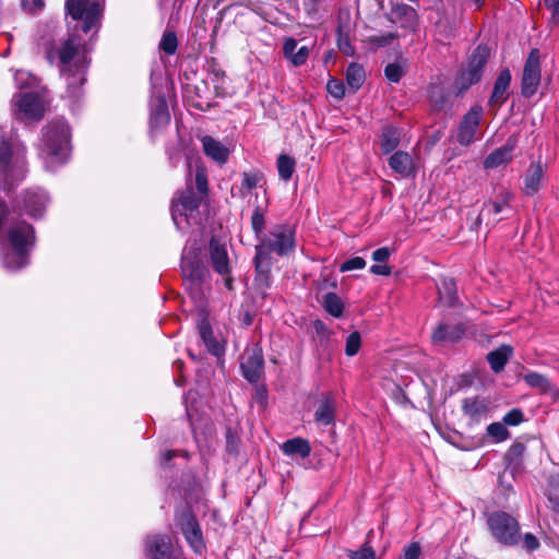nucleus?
Returning <instances> with one entry per match:
<instances>
[{
    "label": "nucleus",
    "mask_w": 559,
    "mask_h": 559,
    "mask_svg": "<svg viewBox=\"0 0 559 559\" xmlns=\"http://www.w3.org/2000/svg\"><path fill=\"white\" fill-rule=\"evenodd\" d=\"M40 46L46 60L59 67L60 76L67 85L68 96L70 98L79 97L86 81L87 69L86 56L80 50V40L75 36L60 40L45 38Z\"/></svg>",
    "instance_id": "f257e3e1"
},
{
    "label": "nucleus",
    "mask_w": 559,
    "mask_h": 559,
    "mask_svg": "<svg viewBox=\"0 0 559 559\" xmlns=\"http://www.w3.org/2000/svg\"><path fill=\"white\" fill-rule=\"evenodd\" d=\"M295 248V230L289 225H276L271 230L269 236H263V239L255 246V270L258 273L257 280L264 284H269V273L271 269V253L275 252L278 255L287 254Z\"/></svg>",
    "instance_id": "f03ea898"
},
{
    "label": "nucleus",
    "mask_w": 559,
    "mask_h": 559,
    "mask_svg": "<svg viewBox=\"0 0 559 559\" xmlns=\"http://www.w3.org/2000/svg\"><path fill=\"white\" fill-rule=\"evenodd\" d=\"M70 151V130L68 124L58 120L44 129L41 154L46 167L63 164Z\"/></svg>",
    "instance_id": "7ed1b4c3"
},
{
    "label": "nucleus",
    "mask_w": 559,
    "mask_h": 559,
    "mask_svg": "<svg viewBox=\"0 0 559 559\" xmlns=\"http://www.w3.org/2000/svg\"><path fill=\"white\" fill-rule=\"evenodd\" d=\"M12 249L4 253L3 264L8 270L15 271L28 263L27 252L33 246L35 236L33 227L27 223H20L9 231Z\"/></svg>",
    "instance_id": "20e7f679"
},
{
    "label": "nucleus",
    "mask_w": 559,
    "mask_h": 559,
    "mask_svg": "<svg viewBox=\"0 0 559 559\" xmlns=\"http://www.w3.org/2000/svg\"><path fill=\"white\" fill-rule=\"evenodd\" d=\"M26 174L25 147L0 143V185L11 188Z\"/></svg>",
    "instance_id": "39448f33"
},
{
    "label": "nucleus",
    "mask_w": 559,
    "mask_h": 559,
    "mask_svg": "<svg viewBox=\"0 0 559 559\" xmlns=\"http://www.w3.org/2000/svg\"><path fill=\"white\" fill-rule=\"evenodd\" d=\"M200 203L201 197L192 187H187L176 194L171 203V217L178 229L182 230L201 222Z\"/></svg>",
    "instance_id": "423d86ee"
},
{
    "label": "nucleus",
    "mask_w": 559,
    "mask_h": 559,
    "mask_svg": "<svg viewBox=\"0 0 559 559\" xmlns=\"http://www.w3.org/2000/svg\"><path fill=\"white\" fill-rule=\"evenodd\" d=\"M181 272L187 287L193 295H199L202 285L209 280V271L199 257L198 248L183 249Z\"/></svg>",
    "instance_id": "0eeeda50"
},
{
    "label": "nucleus",
    "mask_w": 559,
    "mask_h": 559,
    "mask_svg": "<svg viewBox=\"0 0 559 559\" xmlns=\"http://www.w3.org/2000/svg\"><path fill=\"white\" fill-rule=\"evenodd\" d=\"M487 525L492 537L500 544L512 546L519 542V522L509 513L495 511L487 514Z\"/></svg>",
    "instance_id": "6e6552de"
},
{
    "label": "nucleus",
    "mask_w": 559,
    "mask_h": 559,
    "mask_svg": "<svg viewBox=\"0 0 559 559\" xmlns=\"http://www.w3.org/2000/svg\"><path fill=\"white\" fill-rule=\"evenodd\" d=\"M66 11L75 21H82L83 32L98 25L103 13V0H66Z\"/></svg>",
    "instance_id": "1a4fd4ad"
},
{
    "label": "nucleus",
    "mask_w": 559,
    "mask_h": 559,
    "mask_svg": "<svg viewBox=\"0 0 559 559\" xmlns=\"http://www.w3.org/2000/svg\"><path fill=\"white\" fill-rule=\"evenodd\" d=\"M207 251L209 262L212 269L224 278L226 288L229 290L233 289V264L226 243L216 238H212Z\"/></svg>",
    "instance_id": "9d476101"
},
{
    "label": "nucleus",
    "mask_w": 559,
    "mask_h": 559,
    "mask_svg": "<svg viewBox=\"0 0 559 559\" xmlns=\"http://www.w3.org/2000/svg\"><path fill=\"white\" fill-rule=\"evenodd\" d=\"M13 103L16 106L15 115L26 123L36 122L44 117L45 100L36 93L16 95L13 97Z\"/></svg>",
    "instance_id": "9b49d317"
},
{
    "label": "nucleus",
    "mask_w": 559,
    "mask_h": 559,
    "mask_svg": "<svg viewBox=\"0 0 559 559\" xmlns=\"http://www.w3.org/2000/svg\"><path fill=\"white\" fill-rule=\"evenodd\" d=\"M488 57L489 49L486 46L480 45L474 50L468 60L467 68L461 73L459 79L461 90H466L480 80Z\"/></svg>",
    "instance_id": "f8f14e48"
},
{
    "label": "nucleus",
    "mask_w": 559,
    "mask_h": 559,
    "mask_svg": "<svg viewBox=\"0 0 559 559\" xmlns=\"http://www.w3.org/2000/svg\"><path fill=\"white\" fill-rule=\"evenodd\" d=\"M177 525L179 526L190 547L197 554H202L205 549L202 532L197 519L189 509H185L177 515Z\"/></svg>",
    "instance_id": "ddd939ff"
},
{
    "label": "nucleus",
    "mask_w": 559,
    "mask_h": 559,
    "mask_svg": "<svg viewBox=\"0 0 559 559\" xmlns=\"http://www.w3.org/2000/svg\"><path fill=\"white\" fill-rule=\"evenodd\" d=\"M540 82V61L538 49H533L524 64L522 75V95L525 97L533 96Z\"/></svg>",
    "instance_id": "4468645a"
},
{
    "label": "nucleus",
    "mask_w": 559,
    "mask_h": 559,
    "mask_svg": "<svg viewBox=\"0 0 559 559\" xmlns=\"http://www.w3.org/2000/svg\"><path fill=\"white\" fill-rule=\"evenodd\" d=\"M481 117L483 109L479 106L472 107L463 117L457 131V142L461 145H469L475 140Z\"/></svg>",
    "instance_id": "2eb2a0df"
},
{
    "label": "nucleus",
    "mask_w": 559,
    "mask_h": 559,
    "mask_svg": "<svg viewBox=\"0 0 559 559\" xmlns=\"http://www.w3.org/2000/svg\"><path fill=\"white\" fill-rule=\"evenodd\" d=\"M518 141L516 134L509 136L501 147L495 150L485 158L484 167L486 169H493L510 163L513 158V151L518 145Z\"/></svg>",
    "instance_id": "dca6fc26"
},
{
    "label": "nucleus",
    "mask_w": 559,
    "mask_h": 559,
    "mask_svg": "<svg viewBox=\"0 0 559 559\" xmlns=\"http://www.w3.org/2000/svg\"><path fill=\"white\" fill-rule=\"evenodd\" d=\"M466 332L463 323H440L431 334V341L436 345L459 342Z\"/></svg>",
    "instance_id": "f3484780"
},
{
    "label": "nucleus",
    "mask_w": 559,
    "mask_h": 559,
    "mask_svg": "<svg viewBox=\"0 0 559 559\" xmlns=\"http://www.w3.org/2000/svg\"><path fill=\"white\" fill-rule=\"evenodd\" d=\"M241 369L249 382H257L263 369V356L261 350L251 349L243 356Z\"/></svg>",
    "instance_id": "a211bd4d"
},
{
    "label": "nucleus",
    "mask_w": 559,
    "mask_h": 559,
    "mask_svg": "<svg viewBox=\"0 0 559 559\" xmlns=\"http://www.w3.org/2000/svg\"><path fill=\"white\" fill-rule=\"evenodd\" d=\"M147 556L152 559H166L170 556L173 545L169 536L155 535L145 542Z\"/></svg>",
    "instance_id": "6ab92c4d"
},
{
    "label": "nucleus",
    "mask_w": 559,
    "mask_h": 559,
    "mask_svg": "<svg viewBox=\"0 0 559 559\" xmlns=\"http://www.w3.org/2000/svg\"><path fill=\"white\" fill-rule=\"evenodd\" d=\"M297 40L293 37L285 38L283 43V55L284 57L294 66L301 67L304 66L309 56L310 48L307 46H301L297 49Z\"/></svg>",
    "instance_id": "aec40b11"
},
{
    "label": "nucleus",
    "mask_w": 559,
    "mask_h": 559,
    "mask_svg": "<svg viewBox=\"0 0 559 559\" xmlns=\"http://www.w3.org/2000/svg\"><path fill=\"white\" fill-rule=\"evenodd\" d=\"M204 154L218 164H225L229 156V150L218 140L204 135L201 139Z\"/></svg>",
    "instance_id": "412c9836"
},
{
    "label": "nucleus",
    "mask_w": 559,
    "mask_h": 559,
    "mask_svg": "<svg viewBox=\"0 0 559 559\" xmlns=\"http://www.w3.org/2000/svg\"><path fill=\"white\" fill-rule=\"evenodd\" d=\"M389 166L404 178L413 176L415 171L413 157L403 151H397L391 155Z\"/></svg>",
    "instance_id": "4be33fe9"
},
{
    "label": "nucleus",
    "mask_w": 559,
    "mask_h": 559,
    "mask_svg": "<svg viewBox=\"0 0 559 559\" xmlns=\"http://www.w3.org/2000/svg\"><path fill=\"white\" fill-rule=\"evenodd\" d=\"M48 197L41 190L27 191L24 198V210L34 217L41 216L46 209Z\"/></svg>",
    "instance_id": "5701e85b"
},
{
    "label": "nucleus",
    "mask_w": 559,
    "mask_h": 559,
    "mask_svg": "<svg viewBox=\"0 0 559 559\" xmlns=\"http://www.w3.org/2000/svg\"><path fill=\"white\" fill-rule=\"evenodd\" d=\"M544 177V167L543 165L537 163H532L526 170L524 177V192L527 195L535 194L542 187V180Z\"/></svg>",
    "instance_id": "b1692460"
},
{
    "label": "nucleus",
    "mask_w": 559,
    "mask_h": 559,
    "mask_svg": "<svg viewBox=\"0 0 559 559\" xmlns=\"http://www.w3.org/2000/svg\"><path fill=\"white\" fill-rule=\"evenodd\" d=\"M511 83V73L509 69H503L500 71L495 85L493 91L490 97L491 105H501L508 98V88Z\"/></svg>",
    "instance_id": "393cba45"
},
{
    "label": "nucleus",
    "mask_w": 559,
    "mask_h": 559,
    "mask_svg": "<svg viewBox=\"0 0 559 559\" xmlns=\"http://www.w3.org/2000/svg\"><path fill=\"white\" fill-rule=\"evenodd\" d=\"M489 408L487 400L480 397H467L463 400L462 409L465 415L475 421H479Z\"/></svg>",
    "instance_id": "a878e982"
},
{
    "label": "nucleus",
    "mask_w": 559,
    "mask_h": 559,
    "mask_svg": "<svg viewBox=\"0 0 559 559\" xmlns=\"http://www.w3.org/2000/svg\"><path fill=\"white\" fill-rule=\"evenodd\" d=\"M392 14L395 22L400 23L402 27L415 28L418 24V14L414 8L408 4H397Z\"/></svg>",
    "instance_id": "bb28decb"
},
{
    "label": "nucleus",
    "mask_w": 559,
    "mask_h": 559,
    "mask_svg": "<svg viewBox=\"0 0 559 559\" xmlns=\"http://www.w3.org/2000/svg\"><path fill=\"white\" fill-rule=\"evenodd\" d=\"M401 130L393 126H385L380 135V148L383 154L393 152L401 142Z\"/></svg>",
    "instance_id": "cd10ccee"
},
{
    "label": "nucleus",
    "mask_w": 559,
    "mask_h": 559,
    "mask_svg": "<svg viewBox=\"0 0 559 559\" xmlns=\"http://www.w3.org/2000/svg\"><path fill=\"white\" fill-rule=\"evenodd\" d=\"M282 451L288 456H299L305 459L310 455L311 448L307 440L293 438L282 444Z\"/></svg>",
    "instance_id": "c85d7f7f"
},
{
    "label": "nucleus",
    "mask_w": 559,
    "mask_h": 559,
    "mask_svg": "<svg viewBox=\"0 0 559 559\" xmlns=\"http://www.w3.org/2000/svg\"><path fill=\"white\" fill-rule=\"evenodd\" d=\"M512 352L513 350L511 346L502 345L499 348L488 353L487 360L490 365V368L495 372H500L501 370H503L507 361L512 355Z\"/></svg>",
    "instance_id": "c756f323"
},
{
    "label": "nucleus",
    "mask_w": 559,
    "mask_h": 559,
    "mask_svg": "<svg viewBox=\"0 0 559 559\" xmlns=\"http://www.w3.org/2000/svg\"><path fill=\"white\" fill-rule=\"evenodd\" d=\"M199 333L210 353L216 356L223 353V347L219 344V342L216 341V338L213 336V331L209 322L203 320L199 324Z\"/></svg>",
    "instance_id": "7c9ffc66"
},
{
    "label": "nucleus",
    "mask_w": 559,
    "mask_h": 559,
    "mask_svg": "<svg viewBox=\"0 0 559 559\" xmlns=\"http://www.w3.org/2000/svg\"><path fill=\"white\" fill-rule=\"evenodd\" d=\"M365 70L358 63H350L346 70V84L353 93L358 91L365 82Z\"/></svg>",
    "instance_id": "2f4dec72"
},
{
    "label": "nucleus",
    "mask_w": 559,
    "mask_h": 559,
    "mask_svg": "<svg viewBox=\"0 0 559 559\" xmlns=\"http://www.w3.org/2000/svg\"><path fill=\"white\" fill-rule=\"evenodd\" d=\"M335 401L332 397H325L316 411V421L328 426L334 420Z\"/></svg>",
    "instance_id": "473e14b6"
},
{
    "label": "nucleus",
    "mask_w": 559,
    "mask_h": 559,
    "mask_svg": "<svg viewBox=\"0 0 559 559\" xmlns=\"http://www.w3.org/2000/svg\"><path fill=\"white\" fill-rule=\"evenodd\" d=\"M511 194L508 191H502L498 198V200L489 202L485 204L483 211L480 212V217L486 215H497L504 207L509 205Z\"/></svg>",
    "instance_id": "72a5a7b5"
},
{
    "label": "nucleus",
    "mask_w": 559,
    "mask_h": 559,
    "mask_svg": "<svg viewBox=\"0 0 559 559\" xmlns=\"http://www.w3.org/2000/svg\"><path fill=\"white\" fill-rule=\"evenodd\" d=\"M295 167H296L295 158H293L288 155H285V154H282L278 156L277 171H278V176L282 180L288 181L295 171Z\"/></svg>",
    "instance_id": "f704fd0d"
},
{
    "label": "nucleus",
    "mask_w": 559,
    "mask_h": 559,
    "mask_svg": "<svg viewBox=\"0 0 559 559\" xmlns=\"http://www.w3.org/2000/svg\"><path fill=\"white\" fill-rule=\"evenodd\" d=\"M337 46L341 51L347 56L354 55V48L350 45V28L348 24H340L337 27Z\"/></svg>",
    "instance_id": "c9c22d12"
},
{
    "label": "nucleus",
    "mask_w": 559,
    "mask_h": 559,
    "mask_svg": "<svg viewBox=\"0 0 559 559\" xmlns=\"http://www.w3.org/2000/svg\"><path fill=\"white\" fill-rule=\"evenodd\" d=\"M169 121L170 116L167 109V105L165 99L162 98L156 109L151 114V124L152 127H163L168 124Z\"/></svg>",
    "instance_id": "e433bc0d"
},
{
    "label": "nucleus",
    "mask_w": 559,
    "mask_h": 559,
    "mask_svg": "<svg viewBox=\"0 0 559 559\" xmlns=\"http://www.w3.org/2000/svg\"><path fill=\"white\" fill-rule=\"evenodd\" d=\"M439 298L440 300L449 306L452 307L456 302V290H455V284L452 280L443 281L442 287H439Z\"/></svg>",
    "instance_id": "4c0bfd02"
},
{
    "label": "nucleus",
    "mask_w": 559,
    "mask_h": 559,
    "mask_svg": "<svg viewBox=\"0 0 559 559\" xmlns=\"http://www.w3.org/2000/svg\"><path fill=\"white\" fill-rule=\"evenodd\" d=\"M323 307L330 314L335 318L341 317L343 313V302L341 298L334 293H329L324 296Z\"/></svg>",
    "instance_id": "58836bf2"
},
{
    "label": "nucleus",
    "mask_w": 559,
    "mask_h": 559,
    "mask_svg": "<svg viewBox=\"0 0 559 559\" xmlns=\"http://www.w3.org/2000/svg\"><path fill=\"white\" fill-rule=\"evenodd\" d=\"M524 381L531 388L537 389L540 392H547L550 390V384L548 379L537 372H528L524 376Z\"/></svg>",
    "instance_id": "ea45409f"
},
{
    "label": "nucleus",
    "mask_w": 559,
    "mask_h": 559,
    "mask_svg": "<svg viewBox=\"0 0 559 559\" xmlns=\"http://www.w3.org/2000/svg\"><path fill=\"white\" fill-rule=\"evenodd\" d=\"M251 226H252V229L260 242L261 239H263V236H265L263 234L264 228H265V217L260 207H257L252 213Z\"/></svg>",
    "instance_id": "a19ab883"
},
{
    "label": "nucleus",
    "mask_w": 559,
    "mask_h": 559,
    "mask_svg": "<svg viewBox=\"0 0 559 559\" xmlns=\"http://www.w3.org/2000/svg\"><path fill=\"white\" fill-rule=\"evenodd\" d=\"M264 181V177L260 171H250L242 174V188L247 190H252L254 188L261 187Z\"/></svg>",
    "instance_id": "79ce46f5"
},
{
    "label": "nucleus",
    "mask_w": 559,
    "mask_h": 559,
    "mask_svg": "<svg viewBox=\"0 0 559 559\" xmlns=\"http://www.w3.org/2000/svg\"><path fill=\"white\" fill-rule=\"evenodd\" d=\"M160 49L167 55H174L178 47L177 36L174 32L164 33L160 44Z\"/></svg>",
    "instance_id": "37998d69"
},
{
    "label": "nucleus",
    "mask_w": 559,
    "mask_h": 559,
    "mask_svg": "<svg viewBox=\"0 0 559 559\" xmlns=\"http://www.w3.org/2000/svg\"><path fill=\"white\" fill-rule=\"evenodd\" d=\"M487 433L496 442L504 441L509 438V431L502 423H492L487 427Z\"/></svg>",
    "instance_id": "c03bdc74"
},
{
    "label": "nucleus",
    "mask_w": 559,
    "mask_h": 559,
    "mask_svg": "<svg viewBox=\"0 0 559 559\" xmlns=\"http://www.w3.org/2000/svg\"><path fill=\"white\" fill-rule=\"evenodd\" d=\"M360 345V334L357 331L352 332L346 338L345 354L349 357L355 356L359 352Z\"/></svg>",
    "instance_id": "a18cd8bd"
},
{
    "label": "nucleus",
    "mask_w": 559,
    "mask_h": 559,
    "mask_svg": "<svg viewBox=\"0 0 559 559\" xmlns=\"http://www.w3.org/2000/svg\"><path fill=\"white\" fill-rule=\"evenodd\" d=\"M326 90L331 96L342 99L345 96V86L342 81L331 78L328 81Z\"/></svg>",
    "instance_id": "49530a36"
},
{
    "label": "nucleus",
    "mask_w": 559,
    "mask_h": 559,
    "mask_svg": "<svg viewBox=\"0 0 559 559\" xmlns=\"http://www.w3.org/2000/svg\"><path fill=\"white\" fill-rule=\"evenodd\" d=\"M384 74L389 81L397 83L403 76L404 70L399 63H390L385 67Z\"/></svg>",
    "instance_id": "de8ad7c7"
},
{
    "label": "nucleus",
    "mask_w": 559,
    "mask_h": 559,
    "mask_svg": "<svg viewBox=\"0 0 559 559\" xmlns=\"http://www.w3.org/2000/svg\"><path fill=\"white\" fill-rule=\"evenodd\" d=\"M348 556L350 559H376V554L369 543H365L359 550H349Z\"/></svg>",
    "instance_id": "09e8293b"
},
{
    "label": "nucleus",
    "mask_w": 559,
    "mask_h": 559,
    "mask_svg": "<svg viewBox=\"0 0 559 559\" xmlns=\"http://www.w3.org/2000/svg\"><path fill=\"white\" fill-rule=\"evenodd\" d=\"M366 266V261L360 257H354L346 260L341 266V272H348L353 270H361Z\"/></svg>",
    "instance_id": "8fccbe9b"
},
{
    "label": "nucleus",
    "mask_w": 559,
    "mask_h": 559,
    "mask_svg": "<svg viewBox=\"0 0 559 559\" xmlns=\"http://www.w3.org/2000/svg\"><path fill=\"white\" fill-rule=\"evenodd\" d=\"M524 419L523 412L519 408H513L508 412L503 417V424L509 426H516Z\"/></svg>",
    "instance_id": "3c124183"
},
{
    "label": "nucleus",
    "mask_w": 559,
    "mask_h": 559,
    "mask_svg": "<svg viewBox=\"0 0 559 559\" xmlns=\"http://www.w3.org/2000/svg\"><path fill=\"white\" fill-rule=\"evenodd\" d=\"M14 81L19 88H24L33 84L34 78L26 71H16L14 74Z\"/></svg>",
    "instance_id": "603ef678"
},
{
    "label": "nucleus",
    "mask_w": 559,
    "mask_h": 559,
    "mask_svg": "<svg viewBox=\"0 0 559 559\" xmlns=\"http://www.w3.org/2000/svg\"><path fill=\"white\" fill-rule=\"evenodd\" d=\"M420 551V545L418 543H412L404 550V559H418Z\"/></svg>",
    "instance_id": "864d4df0"
},
{
    "label": "nucleus",
    "mask_w": 559,
    "mask_h": 559,
    "mask_svg": "<svg viewBox=\"0 0 559 559\" xmlns=\"http://www.w3.org/2000/svg\"><path fill=\"white\" fill-rule=\"evenodd\" d=\"M390 255H391V252H390L389 248L382 247V248H379L376 251H373L372 259H373V261H376L378 263H384L385 261L389 260Z\"/></svg>",
    "instance_id": "5fc2aeb1"
},
{
    "label": "nucleus",
    "mask_w": 559,
    "mask_h": 559,
    "mask_svg": "<svg viewBox=\"0 0 559 559\" xmlns=\"http://www.w3.org/2000/svg\"><path fill=\"white\" fill-rule=\"evenodd\" d=\"M523 543L528 550H535L539 546L538 539L531 533L524 535Z\"/></svg>",
    "instance_id": "6e6d98bb"
},
{
    "label": "nucleus",
    "mask_w": 559,
    "mask_h": 559,
    "mask_svg": "<svg viewBox=\"0 0 559 559\" xmlns=\"http://www.w3.org/2000/svg\"><path fill=\"white\" fill-rule=\"evenodd\" d=\"M370 272L374 275H383V276H389L391 274V267L385 265V264H382V263H379V264H374L370 267Z\"/></svg>",
    "instance_id": "4d7b16f0"
},
{
    "label": "nucleus",
    "mask_w": 559,
    "mask_h": 559,
    "mask_svg": "<svg viewBox=\"0 0 559 559\" xmlns=\"http://www.w3.org/2000/svg\"><path fill=\"white\" fill-rule=\"evenodd\" d=\"M197 187L200 193H204L206 190V178L202 173H198L195 176Z\"/></svg>",
    "instance_id": "13d9d810"
},
{
    "label": "nucleus",
    "mask_w": 559,
    "mask_h": 559,
    "mask_svg": "<svg viewBox=\"0 0 559 559\" xmlns=\"http://www.w3.org/2000/svg\"><path fill=\"white\" fill-rule=\"evenodd\" d=\"M543 1H544L545 7L548 10H551L559 2V0H543Z\"/></svg>",
    "instance_id": "bf43d9fd"
},
{
    "label": "nucleus",
    "mask_w": 559,
    "mask_h": 559,
    "mask_svg": "<svg viewBox=\"0 0 559 559\" xmlns=\"http://www.w3.org/2000/svg\"><path fill=\"white\" fill-rule=\"evenodd\" d=\"M174 456H176V452L175 451H171V450H168L164 453V460L166 462L170 461Z\"/></svg>",
    "instance_id": "052dcab7"
},
{
    "label": "nucleus",
    "mask_w": 559,
    "mask_h": 559,
    "mask_svg": "<svg viewBox=\"0 0 559 559\" xmlns=\"http://www.w3.org/2000/svg\"><path fill=\"white\" fill-rule=\"evenodd\" d=\"M35 10H41L44 8L43 0H32Z\"/></svg>",
    "instance_id": "680f3d73"
},
{
    "label": "nucleus",
    "mask_w": 559,
    "mask_h": 559,
    "mask_svg": "<svg viewBox=\"0 0 559 559\" xmlns=\"http://www.w3.org/2000/svg\"><path fill=\"white\" fill-rule=\"evenodd\" d=\"M523 450H524V447L521 444H518L513 448V451H515L516 453H521Z\"/></svg>",
    "instance_id": "e2e57ef3"
},
{
    "label": "nucleus",
    "mask_w": 559,
    "mask_h": 559,
    "mask_svg": "<svg viewBox=\"0 0 559 559\" xmlns=\"http://www.w3.org/2000/svg\"><path fill=\"white\" fill-rule=\"evenodd\" d=\"M174 365H175V367L180 369V368H182L183 362L181 360H176Z\"/></svg>",
    "instance_id": "0e129e2a"
}]
</instances>
